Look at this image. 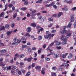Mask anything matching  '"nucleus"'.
<instances>
[{"label":"nucleus","mask_w":76,"mask_h":76,"mask_svg":"<svg viewBox=\"0 0 76 76\" xmlns=\"http://www.w3.org/2000/svg\"><path fill=\"white\" fill-rule=\"evenodd\" d=\"M59 33H61V34H62L66 33V34H67L66 36V38H69L68 37H70V36L72 35V33L70 31H66V30H63L62 29H60Z\"/></svg>","instance_id":"nucleus-1"},{"label":"nucleus","mask_w":76,"mask_h":76,"mask_svg":"<svg viewBox=\"0 0 76 76\" xmlns=\"http://www.w3.org/2000/svg\"><path fill=\"white\" fill-rule=\"evenodd\" d=\"M61 40H63V41H64L62 43V44L63 45H65L67 44V39H64V36L63 35H62L61 38Z\"/></svg>","instance_id":"nucleus-2"},{"label":"nucleus","mask_w":76,"mask_h":76,"mask_svg":"<svg viewBox=\"0 0 76 76\" xmlns=\"http://www.w3.org/2000/svg\"><path fill=\"white\" fill-rule=\"evenodd\" d=\"M61 15H63V12H60L58 13V15H57V14H54L53 15H52V17L54 18L55 17H57V18H59L60 17V16H61Z\"/></svg>","instance_id":"nucleus-3"},{"label":"nucleus","mask_w":76,"mask_h":76,"mask_svg":"<svg viewBox=\"0 0 76 76\" xmlns=\"http://www.w3.org/2000/svg\"><path fill=\"white\" fill-rule=\"evenodd\" d=\"M71 26H72V23H69L67 26H64L63 27V29H66L67 28H71Z\"/></svg>","instance_id":"nucleus-4"},{"label":"nucleus","mask_w":76,"mask_h":76,"mask_svg":"<svg viewBox=\"0 0 76 76\" xmlns=\"http://www.w3.org/2000/svg\"><path fill=\"white\" fill-rule=\"evenodd\" d=\"M55 4V3L54 2H52L51 4H50L49 5H45V7H50V6H53Z\"/></svg>","instance_id":"nucleus-5"},{"label":"nucleus","mask_w":76,"mask_h":76,"mask_svg":"<svg viewBox=\"0 0 76 76\" xmlns=\"http://www.w3.org/2000/svg\"><path fill=\"white\" fill-rule=\"evenodd\" d=\"M74 20H75V19H74V15L72 14V16L71 17L70 21L71 22H74Z\"/></svg>","instance_id":"nucleus-6"},{"label":"nucleus","mask_w":76,"mask_h":76,"mask_svg":"<svg viewBox=\"0 0 76 76\" xmlns=\"http://www.w3.org/2000/svg\"><path fill=\"white\" fill-rule=\"evenodd\" d=\"M22 41H26L27 39V37L25 36H23L21 39Z\"/></svg>","instance_id":"nucleus-7"},{"label":"nucleus","mask_w":76,"mask_h":76,"mask_svg":"<svg viewBox=\"0 0 76 76\" xmlns=\"http://www.w3.org/2000/svg\"><path fill=\"white\" fill-rule=\"evenodd\" d=\"M33 58L31 56L30 58H28L27 59V61H28V62H31V61H32V60Z\"/></svg>","instance_id":"nucleus-8"},{"label":"nucleus","mask_w":76,"mask_h":76,"mask_svg":"<svg viewBox=\"0 0 76 76\" xmlns=\"http://www.w3.org/2000/svg\"><path fill=\"white\" fill-rule=\"evenodd\" d=\"M45 68L44 67L42 69V71L41 72L42 75H44L45 74Z\"/></svg>","instance_id":"nucleus-9"},{"label":"nucleus","mask_w":76,"mask_h":76,"mask_svg":"<svg viewBox=\"0 0 76 76\" xmlns=\"http://www.w3.org/2000/svg\"><path fill=\"white\" fill-rule=\"evenodd\" d=\"M31 29L32 28L30 27H28L26 29L27 32H30Z\"/></svg>","instance_id":"nucleus-10"},{"label":"nucleus","mask_w":76,"mask_h":76,"mask_svg":"<svg viewBox=\"0 0 76 76\" xmlns=\"http://www.w3.org/2000/svg\"><path fill=\"white\" fill-rule=\"evenodd\" d=\"M22 1H25V2L24 3V5H26V6L28 5L29 3L28 1H26V0H22Z\"/></svg>","instance_id":"nucleus-11"},{"label":"nucleus","mask_w":76,"mask_h":76,"mask_svg":"<svg viewBox=\"0 0 76 76\" xmlns=\"http://www.w3.org/2000/svg\"><path fill=\"white\" fill-rule=\"evenodd\" d=\"M12 32H13L12 31H7V36L9 37V36H10V34H12Z\"/></svg>","instance_id":"nucleus-12"},{"label":"nucleus","mask_w":76,"mask_h":76,"mask_svg":"<svg viewBox=\"0 0 76 76\" xmlns=\"http://www.w3.org/2000/svg\"><path fill=\"white\" fill-rule=\"evenodd\" d=\"M54 42H56V46H58V45H60V43L59 42H58V41L55 40L54 41Z\"/></svg>","instance_id":"nucleus-13"},{"label":"nucleus","mask_w":76,"mask_h":76,"mask_svg":"<svg viewBox=\"0 0 76 76\" xmlns=\"http://www.w3.org/2000/svg\"><path fill=\"white\" fill-rule=\"evenodd\" d=\"M5 29H6L4 26H1V28H0V31H4Z\"/></svg>","instance_id":"nucleus-14"},{"label":"nucleus","mask_w":76,"mask_h":76,"mask_svg":"<svg viewBox=\"0 0 76 76\" xmlns=\"http://www.w3.org/2000/svg\"><path fill=\"white\" fill-rule=\"evenodd\" d=\"M22 48L20 49L21 50H23V48H26V47H27V45H22Z\"/></svg>","instance_id":"nucleus-15"},{"label":"nucleus","mask_w":76,"mask_h":76,"mask_svg":"<svg viewBox=\"0 0 76 76\" xmlns=\"http://www.w3.org/2000/svg\"><path fill=\"white\" fill-rule=\"evenodd\" d=\"M31 26H33L34 28L36 27V24L35 23H31L30 25Z\"/></svg>","instance_id":"nucleus-16"},{"label":"nucleus","mask_w":76,"mask_h":76,"mask_svg":"<svg viewBox=\"0 0 76 76\" xmlns=\"http://www.w3.org/2000/svg\"><path fill=\"white\" fill-rule=\"evenodd\" d=\"M0 17H2V18H4V12H2L0 15Z\"/></svg>","instance_id":"nucleus-17"},{"label":"nucleus","mask_w":76,"mask_h":76,"mask_svg":"<svg viewBox=\"0 0 76 76\" xmlns=\"http://www.w3.org/2000/svg\"><path fill=\"white\" fill-rule=\"evenodd\" d=\"M0 52L1 53H6L7 52V50L6 49H4V50H1Z\"/></svg>","instance_id":"nucleus-18"},{"label":"nucleus","mask_w":76,"mask_h":76,"mask_svg":"<svg viewBox=\"0 0 76 76\" xmlns=\"http://www.w3.org/2000/svg\"><path fill=\"white\" fill-rule=\"evenodd\" d=\"M44 37L45 39H48V38H49V36H48V35L47 34L45 35H44Z\"/></svg>","instance_id":"nucleus-19"},{"label":"nucleus","mask_w":76,"mask_h":76,"mask_svg":"<svg viewBox=\"0 0 76 76\" xmlns=\"http://www.w3.org/2000/svg\"><path fill=\"white\" fill-rule=\"evenodd\" d=\"M12 68V66H9L7 67V70H10Z\"/></svg>","instance_id":"nucleus-20"},{"label":"nucleus","mask_w":76,"mask_h":76,"mask_svg":"<svg viewBox=\"0 0 76 76\" xmlns=\"http://www.w3.org/2000/svg\"><path fill=\"white\" fill-rule=\"evenodd\" d=\"M11 69L13 70H15L16 69V67L15 66H11Z\"/></svg>","instance_id":"nucleus-21"},{"label":"nucleus","mask_w":76,"mask_h":76,"mask_svg":"<svg viewBox=\"0 0 76 76\" xmlns=\"http://www.w3.org/2000/svg\"><path fill=\"white\" fill-rule=\"evenodd\" d=\"M18 44V43L17 42H15V43H12V45H17Z\"/></svg>","instance_id":"nucleus-22"},{"label":"nucleus","mask_w":76,"mask_h":76,"mask_svg":"<svg viewBox=\"0 0 76 76\" xmlns=\"http://www.w3.org/2000/svg\"><path fill=\"white\" fill-rule=\"evenodd\" d=\"M16 16H17V13H15L13 15V19H15Z\"/></svg>","instance_id":"nucleus-23"},{"label":"nucleus","mask_w":76,"mask_h":76,"mask_svg":"<svg viewBox=\"0 0 76 76\" xmlns=\"http://www.w3.org/2000/svg\"><path fill=\"white\" fill-rule=\"evenodd\" d=\"M41 67L40 66H37L35 67L36 69H37V70H39V69H41Z\"/></svg>","instance_id":"nucleus-24"},{"label":"nucleus","mask_w":76,"mask_h":76,"mask_svg":"<svg viewBox=\"0 0 76 76\" xmlns=\"http://www.w3.org/2000/svg\"><path fill=\"white\" fill-rule=\"evenodd\" d=\"M42 3V1L41 0H38L36 2V3Z\"/></svg>","instance_id":"nucleus-25"},{"label":"nucleus","mask_w":76,"mask_h":76,"mask_svg":"<svg viewBox=\"0 0 76 76\" xmlns=\"http://www.w3.org/2000/svg\"><path fill=\"white\" fill-rule=\"evenodd\" d=\"M38 39L39 40H41V39H42V37L41 36H40L38 37Z\"/></svg>","instance_id":"nucleus-26"},{"label":"nucleus","mask_w":76,"mask_h":76,"mask_svg":"<svg viewBox=\"0 0 76 76\" xmlns=\"http://www.w3.org/2000/svg\"><path fill=\"white\" fill-rule=\"evenodd\" d=\"M28 53H30L32 51V49H31V48H28Z\"/></svg>","instance_id":"nucleus-27"},{"label":"nucleus","mask_w":76,"mask_h":76,"mask_svg":"<svg viewBox=\"0 0 76 76\" xmlns=\"http://www.w3.org/2000/svg\"><path fill=\"white\" fill-rule=\"evenodd\" d=\"M5 8L4 10H3L4 11H5V10H7V4H6L5 6Z\"/></svg>","instance_id":"nucleus-28"},{"label":"nucleus","mask_w":76,"mask_h":76,"mask_svg":"<svg viewBox=\"0 0 76 76\" xmlns=\"http://www.w3.org/2000/svg\"><path fill=\"white\" fill-rule=\"evenodd\" d=\"M62 9L63 10L67 11L68 10V9H69L67 8H62Z\"/></svg>","instance_id":"nucleus-29"},{"label":"nucleus","mask_w":76,"mask_h":76,"mask_svg":"<svg viewBox=\"0 0 76 76\" xmlns=\"http://www.w3.org/2000/svg\"><path fill=\"white\" fill-rule=\"evenodd\" d=\"M58 54H56L54 56V58H57L58 57Z\"/></svg>","instance_id":"nucleus-30"},{"label":"nucleus","mask_w":76,"mask_h":76,"mask_svg":"<svg viewBox=\"0 0 76 76\" xmlns=\"http://www.w3.org/2000/svg\"><path fill=\"white\" fill-rule=\"evenodd\" d=\"M31 73L29 72H28L27 74H26L25 76H30V75Z\"/></svg>","instance_id":"nucleus-31"},{"label":"nucleus","mask_w":76,"mask_h":76,"mask_svg":"<svg viewBox=\"0 0 76 76\" xmlns=\"http://www.w3.org/2000/svg\"><path fill=\"white\" fill-rule=\"evenodd\" d=\"M8 7H10V8L11 7H12L13 6V5L12 4H10L9 5H8Z\"/></svg>","instance_id":"nucleus-32"},{"label":"nucleus","mask_w":76,"mask_h":76,"mask_svg":"<svg viewBox=\"0 0 76 76\" xmlns=\"http://www.w3.org/2000/svg\"><path fill=\"white\" fill-rule=\"evenodd\" d=\"M48 20L49 21H50L52 22L53 21V18H48Z\"/></svg>","instance_id":"nucleus-33"},{"label":"nucleus","mask_w":76,"mask_h":76,"mask_svg":"<svg viewBox=\"0 0 76 76\" xmlns=\"http://www.w3.org/2000/svg\"><path fill=\"white\" fill-rule=\"evenodd\" d=\"M26 9H27V8L26 7H23L21 9V10H26Z\"/></svg>","instance_id":"nucleus-34"},{"label":"nucleus","mask_w":76,"mask_h":76,"mask_svg":"<svg viewBox=\"0 0 76 76\" xmlns=\"http://www.w3.org/2000/svg\"><path fill=\"white\" fill-rule=\"evenodd\" d=\"M17 20H18V21H20V20H21V18L19 17H17Z\"/></svg>","instance_id":"nucleus-35"},{"label":"nucleus","mask_w":76,"mask_h":76,"mask_svg":"<svg viewBox=\"0 0 76 76\" xmlns=\"http://www.w3.org/2000/svg\"><path fill=\"white\" fill-rule=\"evenodd\" d=\"M65 67H67L69 66V64L65 63Z\"/></svg>","instance_id":"nucleus-36"},{"label":"nucleus","mask_w":76,"mask_h":76,"mask_svg":"<svg viewBox=\"0 0 76 76\" xmlns=\"http://www.w3.org/2000/svg\"><path fill=\"white\" fill-rule=\"evenodd\" d=\"M48 36H49V39H51V34H48Z\"/></svg>","instance_id":"nucleus-37"},{"label":"nucleus","mask_w":76,"mask_h":76,"mask_svg":"<svg viewBox=\"0 0 76 76\" xmlns=\"http://www.w3.org/2000/svg\"><path fill=\"white\" fill-rule=\"evenodd\" d=\"M56 76V74L55 73L52 72V76Z\"/></svg>","instance_id":"nucleus-38"},{"label":"nucleus","mask_w":76,"mask_h":76,"mask_svg":"<svg viewBox=\"0 0 76 76\" xmlns=\"http://www.w3.org/2000/svg\"><path fill=\"white\" fill-rule=\"evenodd\" d=\"M24 55L23 54H21L20 56V57L21 58H23V57H24Z\"/></svg>","instance_id":"nucleus-39"},{"label":"nucleus","mask_w":76,"mask_h":76,"mask_svg":"<svg viewBox=\"0 0 76 76\" xmlns=\"http://www.w3.org/2000/svg\"><path fill=\"white\" fill-rule=\"evenodd\" d=\"M45 59L46 60V61H49L50 59V58H49L46 57L45 58Z\"/></svg>","instance_id":"nucleus-40"},{"label":"nucleus","mask_w":76,"mask_h":76,"mask_svg":"<svg viewBox=\"0 0 76 76\" xmlns=\"http://www.w3.org/2000/svg\"><path fill=\"white\" fill-rule=\"evenodd\" d=\"M55 32H56V30H53L51 31V33H52V34L55 33Z\"/></svg>","instance_id":"nucleus-41"},{"label":"nucleus","mask_w":76,"mask_h":76,"mask_svg":"<svg viewBox=\"0 0 76 76\" xmlns=\"http://www.w3.org/2000/svg\"><path fill=\"white\" fill-rule=\"evenodd\" d=\"M53 23H51L48 26V28H50V27H51V26H53Z\"/></svg>","instance_id":"nucleus-42"},{"label":"nucleus","mask_w":76,"mask_h":76,"mask_svg":"<svg viewBox=\"0 0 76 76\" xmlns=\"http://www.w3.org/2000/svg\"><path fill=\"white\" fill-rule=\"evenodd\" d=\"M46 47H47V45H46V44H45L43 46V48L44 49H45V48H46Z\"/></svg>","instance_id":"nucleus-43"},{"label":"nucleus","mask_w":76,"mask_h":76,"mask_svg":"<svg viewBox=\"0 0 76 76\" xmlns=\"http://www.w3.org/2000/svg\"><path fill=\"white\" fill-rule=\"evenodd\" d=\"M12 11H13V12L15 11V10H15V7H12Z\"/></svg>","instance_id":"nucleus-44"},{"label":"nucleus","mask_w":76,"mask_h":76,"mask_svg":"<svg viewBox=\"0 0 76 76\" xmlns=\"http://www.w3.org/2000/svg\"><path fill=\"white\" fill-rule=\"evenodd\" d=\"M76 9V7H74V8H73L72 9H71V10L72 11H74Z\"/></svg>","instance_id":"nucleus-45"},{"label":"nucleus","mask_w":76,"mask_h":76,"mask_svg":"<svg viewBox=\"0 0 76 76\" xmlns=\"http://www.w3.org/2000/svg\"><path fill=\"white\" fill-rule=\"evenodd\" d=\"M72 3V1H67V3L68 4H70Z\"/></svg>","instance_id":"nucleus-46"},{"label":"nucleus","mask_w":76,"mask_h":76,"mask_svg":"<svg viewBox=\"0 0 76 76\" xmlns=\"http://www.w3.org/2000/svg\"><path fill=\"white\" fill-rule=\"evenodd\" d=\"M52 70H56L57 68L56 67H53L52 68Z\"/></svg>","instance_id":"nucleus-47"},{"label":"nucleus","mask_w":76,"mask_h":76,"mask_svg":"<svg viewBox=\"0 0 76 76\" xmlns=\"http://www.w3.org/2000/svg\"><path fill=\"white\" fill-rule=\"evenodd\" d=\"M5 28H9V24H6L5 25Z\"/></svg>","instance_id":"nucleus-48"},{"label":"nucleus","mask_w":76,"mask_h":76,"mask_svg":"<svg viewBox=\"0 0 76 76\" xmlns=\"http://www.w3.org/2000/svg\"><path fill=\"white\" fill-rule=\"evenodd\" d=\"M20 66H23V65H24V63H23V62H21L20 63Z\"/></svg>","instance_id":"nucleus-49"},{"label":"nucleus","mask_w":76,"mask_h":76,"mask_svg":"<svg viewBox=\"0 0 76 76\" xmlns=\"http://www.w3.org/2000/svg\"><path fill=\"white\" fill-rule=\"evenodd\" d=\"M38 54H40L41 53V50H38Z\"/></svg>","instance_id":"nucleus-50"},{"label":"nucleus","mask_w":76,"mask_h":76,"mask_svg":"<svg viewBox=\"0 0 76 76\" xmlns=\"http://www.w3.org/2000/svg\"><path fill=\"white\" fill-rule=\"evenodd\" d=\"M34 57H37V53L35 52H34Z\"/></svg>","instance_id":"nucleus-51"},{"label":"nucleus","mask_w":76,"mask_h":76,"mask_svg":"<svg viewBox=\"0 0 76 76\" xmlns=\"http://www.w3.org/2000/svg\"><path fill=\"white\" fill-rule=\"evenodd\" d=\"M54 42L52 43L51 44H50L49 45V46H50V47H51V46H53V45H54Z\"/></svg>","instance_id":"nucleus-52"},{"label":"nucleus","mask_w":76,"mask_h":76,"mask_svg":"<svg viewBox=\"0 0 76 76\" xmlns=\"http://www.w3.org/2000/svg\"><path fill=\"white\" fill-rule=\"evenodd\" d=\"M53 7L55 9H57V7L56 5H53Z\"/></svg>","instance_id":"nucleus-53"},{"label":"nucleus","mask_w":76,"mask_h":76,"mask_svg":"<svg viewBox=\"0 0 76 76\" xmlns=\"http://www.w3.org/2000/svg\"><path fill=\"white\" fill-rule=\"evenodd\" d=\"M31 67H35V63H33L31 64Z\"/></svg>","instance_id":"nucleus-54"},{"label":"nucleus","mask_w":76,"mask_h":76,"mask_svg":"<svg viewBox=\"0 0 76 76\" xmlns=\"http://www.w3.org/2000/svg\"><path fill=\"white\" fill-rule=\"evenodd\" d=\"M21 71L24 74L25 73V71L24 70L22 69Z\"/></svg>","instance_id":"nucleus-55"},{"label":"nucleus","mask_w":76,"mask_h":76,"mask_svg":"<svg viewBox=\"0 0 76 76\" xmlns=\"http://www.w3.org/2000/svg\"><path fill=\"white\" fill-rule=\"evenodd\" d=\"M56 48L58 49V50H60L61 48V46H59L58 47H57Z\"/></svg>","instance_id":"nucleus-56"},{"label":"nucleus","mask_w":76,"mask_h":76,"mask_svg":"<svg viewBox=\"0 0 76 76\" xmlns=\"http://www.w3.org/2000/svg\"><path fill=\"white\" fill-rule=\"evenodd\" d=\"M18 73L19 74V75H21V71L20 70H18Z\"/></svg>","instance_id":"nucleus-57"},{"label":"nucleus","mask_w":76,"mask_h":76,"mask_svg":"<svg viewBox=\"0 0 76 76\" xmlns=\"http://www.w3.org/2000/svg\"><path fill=\"white\" fill-rule=\"evenodd\" d=\"M41 32H42L43 31V30H44V28H41L40 29H39Z\"/></svg>","instance_id":"nucleus-58"},{"label":"nucleus","mask_w":76,"mask_h":76,"mask_svg":"<svg viewBox=\"0 0 76 76\" xmlns=\"http://www.w3.org/2000/svg\"><path fill=\"white\" fill-rule=\"evenodd\" d=\"M67 72H66V71H65L64 72H62V75H63V74H66Z\"/></svg>","instance_id":"nucleus-59"},{"label":"nucleus","mask_w":76,"mask_h":76,"mask_svg":"<svg viewBox=\"0 0 76 76\" xmlns=\"http://www.w3.org/2000/svg\"><path fill=\"white\" fill-rule=\"evenodd\" d=\"M36 27V29H39V28H41V26H37Z\"/></svg>","instance_id":"nucleus-60"},{"label":"nucleus","mask_w":76,"mask_h":76,"mask_svg":"<svg viewBox=\"0 0 76 76\" xmlns=\"http://www.w3.org/2000/svg\"><path fill=\"white\" fill-rule=\"evenodd\" d=\"M11 73H12V75H15V72L13 71H11Z\"/></svg>","instance_id":"nucleus-61"},{"label":"nucleus","mask_w":76,"mask_h":76,"mask_svg":"<svg viewBox=\"0 0 76 76\" xmlns=\"http://www.w3.org/2000/svg\"><path fill=\"white\" fill-rule=\"evenodd\" d=\"M50 34V32L49 31H46V35H48V34Z\"/></svg>","instance_id":"nucleus-62"},{"label":"nucleus","mask_w":76,"mask_h":76,"mask_svg":"<svg viewBox=\"0 0 76 76\" xmlns=\"http://www.w3.org/2000/svg\"><path fill=\"white\" fill-rule=\"evenodd\" d=\"M73 39H75V40H76V36L75 35V36H73Z\"/></svg>","instance_id":"nucleus-63"},{"label":"nucleus","mask_w":76,"mask_h":76,"mask_svg":"<svg viewBox=\"0 0 76 76\" xmlns=\"http://www.w3.org/2000/svg\"><path fill=\"white\" fill-rule=\"evenodd\" d=\"M74 26L75 28H76V22H75L74 24Z\"/></svg>","instance_id":"nucleus-64"}]
</instances>
